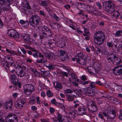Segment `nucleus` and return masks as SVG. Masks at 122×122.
<instances>
[{
    "instance_id": "nucleus-1",
    "label": "nucleus",
    "mask_w": 122,
    "mask_h": 122,
    "mask_svg": "<svg viewBox=\"0 0 122 122\" xmlns=\"http://www.w3.org/2000/svg\"><path fill=\"white\" fill-rule=\"evenodd\" d=\"M103 115L107 119H113L116 117L115 107L112 106H108L102 113Z\"/></svg>"
},
{
    "instance_id": "nucleus-2",
    "label": "nucleus",
    "mask_w": 122,
    "mask_h": 122,
    "mask_svg": "<svg viewBox=\"0 0 122 122\" xmlns=\"http://www.w3.org/2000/svg\"><path fill=\"white\" fill-rule=\"evenodd\" d=\"M94 36V41L95 43L98 44L102 43L105 37V36L103 33L100 31L95 32Z\"/></svg>"
},
{
    "instance_id": "nucleus-3",
    "label": "nucleus",
    "mask_w": 122,
    "mask_h": 122,
    "mask_svg": "<svg viewBox=\"0 0 122 122\" xmlns=\"http://www.w3.org/2000/svg\"><path fill=\"white\" fill-rule=\"evenodd\" d=\"M103 5L105 8V10L109 13H112L115 11V6L111 1L104 2Z\"/></svg>"
},
{
    "instance_id": "nucleus-4",
    "label": "nucleus",
    "mask_w": 122,
    "mask_h": 122,
    "mask_svg": "<svg viewBox=\"0 0 122 122\" xmlns=\"http://www.w3.org/2000/svg\"><path fill=\"white\" fill-rule=\"evenodd\" d=\"M41 20L40 17L36 15H32L29 19L30 25L33 27H36L39 24Z\"/></svg>"
},
{
    "instance_id": "nucleus-5",
    "label": "nucleus",
    "mask_w": 122,
    "mask_h": 122,
    "mask_svg": "<svg viewBox=\"0 0 122 122\" xmlns=\"http://www.w3.org/2000/svg\"><path fill=\"white\" fill-rule=\"evenodd\" d=\"M50 30V29L46 26H43L41 28V32L40 31L38 32V35L39 36L40 38L42 40L47 38V34L45 32H47Z\"/></svg>"
},
{
    "instance_id": "nucleus-6",
    "label": "nucleus",
    "mask_w": 122,
    "mask_h": 122,
    "mask_svg": "<svg viewBox=\"0 0 122 122\" xmlns=\"http://www.w3.org/2000/svg\"><path fill=\"white\" fill-rule=\"evenodd\" d=\"M78 6L81 10L83 11H90L91 13L95 11V7H94L93 8H91L88 5L85 4L83 3H80L78 4Z\"/></svg>"
},
{
    "instance_id": "nucleus-7",
    "label": "nucleus",
    "mask_w": 122,
    "mask_h": 122,
    "mask_svg": "<svg viewBox=\"0 0 122 122\" xmlns=\"http://www.w3.org/2000/svg\"><path fill=\"white\" fill-rule=\"evenodd\" d=\"M6 122H18L16 115L11 113L5 117Z\"/></svg>"
},
{
    "instance_id": "nucleus-8",
    "label": "nucleus",
    "mask_w": 122,
    "mask_h": 122,
    "mask_svg": "<svg viewBox=\"0 0 122 122\" xmlns=\"http://www.w3.org/2000/svg\"><path fill=\"white\" fill-rule=\"evenodd\" d=\"M84 57L82 53L81 52L78 54L76 56L77 62L81 65H85L86 62V61L83 58Z\"/></svg>"
},
{
    "instance_id": "nucleus-9",
    "label": "nucleus",
    "mask_w": 122,
    "mask_h": 122,
    "mask_svg": "<svg viewBox=\"0 0 122 122\" xmlns=\"http://www.w3.org/2000/svg\"><path fill=\"white\" fill-rule=\"evenodd\" d=\"M25 93L27 95L30 94L35 90L34 86L31 84L26 85V87L24 89Z\"/></svg>"
},
{
    "instance_id": "nucleus-10",
    "label": "nucleus",
    "mask_w": 122,
    "mask_h": 122,
    "mask_svg": "<svg viewBox=\"0 0 122 122\" xmlns=\"http://www.w3.org/2000/svg\"><path fill=\"white\" fill-rule=\"evenodd\" d=\"M75 112H71L66 114V116L64 117L63 119L65 120L66 121V120L68 122H71V120L74 119L75 117Z\"/></svg>"
},
{
    "instance_id": "nucleus-11",
    "label": "nucleus",
    "mask_w": 122,
    "mask_h": 122,
    "mask_svg": "<svg viewBox=\"0 0 122 122\" xmlns=\"http://www.w3.org/2000/svg\"><path fill=\"white\" fill-rule=\"evenodd\" d=\"M7 34L10 37H12L14 38H18L19 36L18 33L15 30L10 29L7 31Z\"/></svg>"
},
{
    "instance_id": "nucleus-12",
    "label": "nucleus",
    "mask_w": 122,
    "mask_h": 122,
    "mask_svg": "<svg viewBox=\"0 0 122 122\" xmlns=\"http://www.w3.org/2000/svg\"><path fill=\"white\" fill-rule=\"evenodd\" d=\"M21 37L24 39L25 43L28 44H31L32 39L30 37L29 35L24 34L22 35Z\"/></svg>"
},
{
    "instance_id": "nucleus-13",
    "label": "nucleus",
    "mask_w": 122,
    "mask_h": 122,
    "mask_svg": "<svg viewBox=\"0 0 122 122\" xmlns=\"http://www.w3.org/2000/svg\"><path fill=\"white\" fill-rule=\"evenodd\" d=\"M113 73L115 75H120L122 74V65L115 67L113 69Z\"/></svg>"
},
{
    "instance_id": "nucleus-14",
    "label": "nucleus",
    "mask_w": 122,
    "mask_h": 122,
    "mask_svg": "<svg viewBox=\"0 0 122 122\" xmlns=\"http://www.w3.org/2000/svg\"><path fill=\"white\" fill-rule=\"evenodd\" d=\"M86 112V109L84 105L81 104L80 105L77 111V113L80 115H82L84 114Z\"/></svg>"
},
{
    "instance_id": "nucleus-15",
    "label": "nucleus",
    "mask_w": 122,
    "mask_h": 122,
    "mask_svg": "<svg viewBox=\"0 0 122 122\" xmlns=\"http://www.w3.org/2000/svg\"><path fill=\"white\" fill-rule=\"evenodd\" d=\"M87 69L89 73L92 75H95L97 74L98 71L99 70V69H97L93 67H88Z\"/></svg>"
},
{
    "instance_id": "nucleus-16",
    "label": "nucleus",
    "mask_w": 122,
    "mask_h": 122,
    "mask_svg": "<svg viewBox=\"0 0 122 122\" xmlns=\"http://www.w3.org/2000/svg\"><path fill=\"white\" fill-rule=\"evenodd\" d=\"M8 63L10 64V67H15V68H17L18 67H20V66L18 64V63H19L18 61H17L15 63L14 62V61L12 60H9L8 61L6 60Z\"/></svg>"
},
{
    "instance_id": "nucleus-17",
    "label": "nucleus",
    "mask_w": 122,
    "mask_h": 122,
    "mask_svg": "<svg viewBox=\"0 0 122 122\" xmlns=\"http://www.w3.org/2000/svg\"><path fill=\"white\" fill-rule=\"evenodd\" d=\"M15 73L20 77L24 76L25 74L23 69L21 68L17 69Z\"/></svg>"
},
{
    "instance_id": "nucleus-18",
    "label": "nucleus",
    "mask_w": 122,
    "mask_h": 122,
    "mask_svg": "<svg viewBox=\"0 0 122 122\" xmlns=\"http://www.w3.org/2000/svg\"><path fill=\"white\" fill-rule=\"evenodd\" d=\"M11 81L15 87L17 86V84L18 82V79L16 76L14 74H12L11 75Z\"/></svg>"
},
{
    "instance_id": "nucleus-19",
    "label": "nucleus",
    "mask_w": 122,
    "mask_h": 122,
    "mask_svg": "<svg viewBox=\"0 0 122 122\" xmlns=\"http://www.w3.org/2000/svg\"><path fill=\"white\" fill-rule=\"evenodd\" d=\"M78 91L77 90H73V91L70 89H67L65 91V92L68 93H72L73 91H75V93L76 95L78 96H79L82 94V92H81V90L79 89Z\"/></svg>"
},
{
    "instance_id": "nucleus-20",
    "label": "nucleus",
    "mask_w": 122,
    "mask_h": 122,
    "mask_svg": "<svg viewBox=\"0 0 122 122\" xmlns=\"http://www.w3.org/2000/svg\"><path fill=\"white\" fill-rule=\"evenodd\" d=\"M22 9L23 10L24 12L27 14H31L32 12L31 10V7L30 6H27L26 7H22Z\"/></svg>"
},
{
    "instance_id": "nucleus-21",
    "label": "nucleus",
    "mask_w": 122,
    "mask_h": 122,
    "mask_svg": "<svg viewBox=\"0 0 122 122\" xmlns=\"http://www.w3.org/2000/svg\"><path fill=\"white\" fill-rule=\"evenodd\" d=\"M4 4V5L3 4H0V9L1 10H2L4 11L8 10L10 5H6V4H7L6 3V2Z\"/></svg>"
},
{
    "instance_id": "nucleus-22",
    "label": "nucleus",
    "mask_w": 122,
    "mask_h": 122,
    "mask_svg": "<svg viewBox=\"0 0 122 122\" xmlns=\"http://www.w3.org/2000/svg\"><path fill=\"white\" fill-rule=\"evenodd\" d=\"M1 64L2 66H3L4 67L5 69L7 71L8 69H9L10 67L9 65L10 64L6 61H3L0 63Z\"/></svg>"
},
{
    "instance_id": "nucleus-23",
    "label": "nucleus",
    "mask_w": 122,
    "mask_h": 122,
    "mask_svg": "<svg viewBox=\"0 0 122 122\" xmlns=\"http://www.w3.org/2000/svg\"><path fill=\"white\" fill-rule=\"evenodd\" d=\"M4 105L5 107V108L7 109H11L12 105V103L11 100L7 101L4 103Z\"/></svg>"
},
{
    "instance_id": "nucleus-24",
    "label": "nucleus",
    "mask_w": 122,
    "mask_h": 122,
    "mask_svg": "<svg viewBox=\"0 0 122 122\" xmlns=\"http://www.w3.org/2000/svg\"><path fill=\"white\" fill-rule=\"evenodd\" d=\"M69 57L67 56L65 51L61 50V61H65L66 59H68Z\"/></svg>"
},
{
    "instance_id": "nucleus-25",
    "label": "nucleus",
    "mask_w": 122,
    "mask_h": 122,
    "mask_svg": "<svg viewBox=\"0 0 122 122\" xmlns=\"http://www.w3.org/2000/svg\"><path fill=\"white\" fill-rule=\"evenodd\" d=\"M20 23L23 27H26L28 26L29 25V22L27 21H24L23 20H20Z\"/></svg>"
},
{
    "instance_id": "nucleus-26",
    "label": "nucleus",
    "mask_w": 122,
    "mask_h": 122,
    "mask_svg": "<svg viewBox=\"0 0 122 122\" xmlns=\"http://www.w3.org/2000/svg\"><path fill=\"white\" fill-rule=\"evenodd\" d=\"M113 63L114 64L117 65L119 64L121 62V59L115 56H114Z\"/></svg>"
},
{
    "instance_id": "nucleus-27",
    "label": "nucleus",
    "mask_w": 122,
    "mask_h": 122,
    "mask_svg": "<svg viewBox=\"0 0 122 122\" xmlns=\"http://www.w3.org/2000/svg\"><path fill=\"white\" fill-rule=\"evenodd\" d=\"M53 84L56 89H61V84L60 82L58 81L55 82Z\"/></svg>"
},
{
    "instance_id": "nucleus-28",
    "label": "nucleus",
    "mask_w": 122,
    "mask_h": 122,
    "mask_svg": "<svg viewBox=\"0 0 122 122\" xmlns=\"http://www.w3.org/2000/svg\"><path fill=\"white\" fill-rule=\"evenodd\" d=\"M6 51L7 52L10 54L11 55H18L17 53V52L15 51L12 50H9L7 49H6Z\"/></svg>"
},
{
    "instance_id": "nucleus-29",
    "label": "nucleus",
    "mask_w": 122,
    "mask_h": 122,
    "mask_svg": "<svg viewBox=\"0 0 122 122\" xmlns=\"http://www.w3.org/2000/svg\"><path fill=\"white\" fill-rule=\"evenodd\" d=\"M61 43L62 44L61 46H64L66 45V43L67 42V39L66 37H63L61 40Z\"/></svg>"
},
{
    "instance_id": "nucleus-30",
    "label": "nucleus",
    "mask_w": 122,
    "mask_h": 122,
    "mask_svg": "<svg viewBox=\"0 0 122 122\" xmlns=\"http://www.w3.org/2000/svg\"><path fill=\"white\" fill-rule=\"evenodd\" d=\"M45 66L48 68L50 70H54L55 69L54 66L51 64H50L48 66L46 65Z\"/></svg>"
},
{
    "instance_id": "nucleus-31",
    "label": "nucleus",
    "mask_w": 122,
    "mask_h": 122,
    "mask_svg": "<svg viewBox=\"0 0 122 122\" xmlns=\"http://www.w3.org/2000/svg\"><path fill=\"white\" fill-rule=\"evenodd\" d=\"M52 24L53 26V28H57V29H59L60 28V26L58 23H53Z\"/></svg>"
},
{
    "instance_id": "nucleus-32",
    "label": "nucleus",
    "mask_w": 122,
    "mask_h": 122,
    "mask_svg": "<svg viewBox=\"0 0 122 122\" xmlns=\"http://www.w3.org/2000/svg\"><path fill=\"white\" fill-rule=\"evenodd\" d=\"M40 5L44 6H47L48 5V4L46 0H42L40 3Z\"/></svg>"
},
{
    "instance_id": "nucleus-33",
    "label": "nucleus",
    "mask_w": 122,
    "mask_h": 122,
    "mask_svg": "<svg viewBox=\"0 0 122 122\" xmlns=\"http://www.w3.org/2000/svg\"><path fill=\"white\" fill-rule=\"evenodd\" d=\"M100 65L98 62H94V63L92 67L96 68L97 69H100Z\"/></svg>"
},
{
    "instance_id": "nucleus-34",
    "label": "nucleus",
    "mask_w": 122,
    "mask_h": 122,
    "mask_svg": "<svg viewBox=\"0 0 122 122\" xmlns=\"http://www.w3.org/2000/svg\"><path fill=\"white\" fill-rule=\"evenodd\" d=\"M51 52L50 51L48 52H43V54L44 56L48 59H49V58L50 56L51 55Z\"/></svg>"
},
{
    "instance_id": "nucleus-35",
    "label": "nucleus",
    "mask_w": 122,
    "mask_h": 122,
    "mask_svg": "<svg viewBox=\"0 0 122 122\" xmlns=\"http://www.w3.org/2000/svg\"><path fill=\"white\" fill-rule=\"evenodd\" d=\"M93 92V90L92 89H91L89 87L88 88V91L87 92V94H88V95L89 96H92V95L91 94H92Z\"/></svg>"
},
{
    "instance_id": "nucleus-36",
    "label": "nucleus",
    "mask_w": 122,
    "mask_h": 122,
    "mask_svg": "<svg viewBox=\"0 0 122 122\" xmlns=\"http://www.w3.org/2000/svg\"><path fill=\"white\" fill-rule=\"evenodd\" d=\"M122 31L121 30H118L116 32L115 34V36L117 37H120L121 36V34L122 33Z\"/></svg>"
},
{
    "instance_id": "nucleus-37",
    "label": "nucleus",
    "mask_w": 122,
    "mask_h": 122,
    "mask_svg": "<svg viewBox=\"0 0 122 122\" xmlns=\"http://www.w3.org/2000/svg\"><path fill=\"white\" fill-rule=\"evenodd\" d=\"M46 95L49 97H51L52 96L53 94L50 90H48L47 92Z\"/></svg>"
},
{
    "instance_id": "nucleus-38",
    "label": "nucleus",
    "mask_w": 122,
    "mask_h": 122,
    "mask_svg": "<svg viewBox=\"0 0 122 122\" xmlns=\"http://www.w3.org/2000/svg\"><path fill=\"white\" fill-rule=\"evenodd\" d=\"M23 104H21L20 103L18 102L15 106L17 108L18 107L19 108L21 109L23 107Z\"/></svg>"
},
{
    "instance_id": "nucleus-39",
    "label": "nucleus",
    "mask_w": 122,
    "mask_h": 122,
    "mask_svg": "<svg viewBox=\"0 0 122 122\" xmlns=\"http://www.w3.org/2000/svg\"><path fill=\"white\" fill-rule=\"evenodd\" d=\"M57 119L56 120V122H61V115L59 113L57 114Z\"/></svg>"
},
{
    "instance_id": "nucleus-40",
    "label": "nucleus",
    "mask_w": 122,
    "mask_h": 122,
    "mask_svg": "<svg viewBox=\"0 0 122 122\" xmlns=\"http://www.w3.org/2000/svg\"><path fill=\"white\" fill-rule=\"evenodd\" d=\"M74 80L75 81L73 82L72 83L75 86H77L78 85V82L79 81V80L76 78H75Z\"/></svg>"
},
{
    "instance_id": "nucleus-41",
    "label": "nucleus",
    "mask_w": 122,
    "mask_h": 122,
    "mask_svg": "<svg viewBox=\"0 0 122 122\" xmlns=\"http://www.w3.org/2000/svg\"><path fill=\"white\" fill-rule=\"evenodd\" d=\"M121 12L120 10L119 9V7L117 6L116 7V13H117V16H118L119 15V13Z\"/></svg>"
},
{
    "instance_id": "nucleus-42",
    "label": "nucleus",
    "mask_w": 122,
    "mask_h": 122,
    "mask_svg": "<svg viewBox=\"0 0 122 122\" xmlns=\"http://www.w3.org/2000/svg\"><path fill=\"white\" fill-rule=\"evenodd\" d=\"M61 41L60 39H58L56 42V44L57 46L59 47L60 48L61 47Z\"/></svg>"
},
{
    "instance_id": "nucleus-43",
    "label": "nucleus",
    "mask_w": 122,
    "mask_h": 122,
    "mask_svg": "<svg viewBox=\"0 0 122 122\" xmlns=\"http://www.w3.org/2000/svg\"><path fill=\"white\" fill-rule=\"evenodd\" d=\"M18 102L20 103L21 104H22L24 105L25 103L26 102L25 100V99H20L18 100Z\"/></svg>"
},
{
    "instance_id": "nucleus-44",
    "label": "nucleus",
    "mask_w": 122,
    "mask_h": 122,
    "mask_svg": "<svg viewBox=\"0 0 122 122\" xmlns=\"http://www.w3.org/2000/svg\"><path fill=\"white\" fill-rule=\"evenodd\" d=\"M14 0H6V3L7 5H10V4L12 3V2Z\"/></svg>"
},
{
    "instance_id": "nucleus-45",
    "label": "nucleus",
    "mask_w": 122,
    "mask_h": 122,
    "mask_svg": "<svg viewBox=\"0 0 122 122\" xmlns=\"http://www.w3.org/2000/svg\"><path fill=\"white\" fill-rule=\"evenodd\" d=\"M42 73L45 76H48L50 75V73L49 72L47 71H42Z\"/></svg>"
},
{
    "instance_id": "nucleus-46",
    "label": "nucleus",
    "mask_w": 122,
    "mask_h": 122,
    "mask_svg": "<svg viewBox=\"0 0 122 122\" xmlns=\"http://www.w3.org/2000/svg\"><path fill=\"white\" fill-rule=\"evenodd\" d=\"M56 44L55 42L54 39H50L49 40L48 42V44Z\"/></svg>"
},
{
    "instance_id": "nucleus-47",
    "label": "nucleus",
    "mask_w": 122,
    "mask_h": 122,
    "mask_svg": "<svg viewBox=\"0 0 122 122\" xmlns=\"http://www.w3.org/2000/svg\"><path fill=\"white\" fill-rule=\"evenodd\" d=\"M29 70L30 71L33 73L36 70L35 69V67L33 66L29 67ZM28 70H29V69H28Z\"/></svg>"
},
{
    "instance_id": "nucleus-48",
    "label": "nucleus",
    "mask_w": 122,
    "mask_h": 122,
    "mask_svg": "<svg viewBox=\"0 0 122 122\" xmlns=\"http://www.w3.org/2000/svg\"><path fill=\"white\" fill-rule=\"evenodd\" d=\"M48 36L50 37H51L53 34V33L50 29L47 32Z\"/></svg>"
},
{
    "instance_id": "nucleus-49",
    "label": "nucleus",
    "mask_w": 122,
    "mask_h": 122,
    "mask_svg": "<svg viewBox=\"0 0 122 122\" xmlns=\"http://www.w3.org/2000/svg\"><path fill=\"white\" fill-rule=\"evenodd\" d=\"M84 31L85 34L86 35H87L88 36H90V34L89 33V30L86 28H84Z\"/></svg>"
},
{
    "instance_id": "nucleus-50",
    "label": "nucleus",
    "mask_w": 122,
    "mask_h": 122,
    "mask_svg": "<svg viewBox=\"0 0 122 122\" xmlns=\"http://www.w3.org/2000/svg\"><path fill=\"white\" fill-rule=\"evenodd\" d=\"M88 88H89V87H86L83 89V91L84 92V94H87V92L88 91Z\"/></svg>"
},
{
    "instance_id": "nucleus-51",
    "label": "nucleus",
    "mask_w": 122,
    "mask_h": 122,
    "mask_svg": "<svg viewBox=\"0 0 122 122\" xmlns=\"http://www.w3.org/2000/svg\"><path fill=\"white\" fill-rule=\"evenodd\" d=\"M49 59L52 60H54L55 59V56L53 54H52L51 53V55L50 56Z\"/></svg>"
},
{
    "instance_id": "nucleus-52",
    "label": "nucleus",
    "mask_w": 122,
    "mask_h": 122,
    "mask_svg": "<svg viewBox=\"0 0 122 122\" xmlns=\"http://www.w3.org/2000/svg\"><path fill=\"white\" fill-rule=\"evenodd\" d=\"M52 16L53 17H54V18H55L56 20L57 21H58L59 20V18L55 14H53L52 15Z\"/></svg>"
},
{
    "instance_id": "nucleus-53",
    "label": "nucleus",
    "mask_w": 122,
    "mask_h": 122,
    "mask_svg": "<svg viewBox=\"0 0 122 122\" xmlns=\"http://www.w3.org/2000/svg\"><path fill=\"white\" fill-rule=\"evenodd\" d=\"M37 52H35L34 53H33L32 54L33 56L37 58L38 57V56L37 53H38V51H37Z\"/></svg>"
},
{
    "instance_id": "nucleus-54",
    "label": "nucleus",
    "mask_w": 122,
    "mask_h": 122,
    "mask_svg": "<svg viewBox=\"0 0 122 122\" xmlns=\"http://www.w3.org/2000/svg\"><path fill=\"white\" fill-rule=\"evenodd\" d=\"M21 50L24 54L26 55V51L24 48L23 47L21 48Z\"/></svg>"
},
{
    "instance_id": "nucleus-55",
    "label": "nucleus",
    "mask_w": 122,
    "mask_h": 122,
    "mask_svg": "<svg viewBox=\"0 0 122 122\" xmlns=\"http://www.w3.org/2000/svg\"><path fill=\"white\" fill-rule=\"evenodd\" d=\"M39 13L41 15H42L43 16H44L46 15V14L44 13V12L41 10H40L39 11Z\"/></svg>"
},
{
    "instance_id": "nucleus-56",
    "label": "nucleus",
    "mask_w": 122,
    "mask_h": 122,
    "mask_svg": "<svg viewBox=\"0 0 122 122\" xmlns=\"http://www.w3.org/2000/svg\"><path fill=\"white\" fill-rule=\"evenodd\" d=\"M24 2L25 4V6H23L22 7H27V6H30L29 5V2H27V0H25Z\"/></svg>"
},
{
    "instance_id": "nucleus-57",
    "label": "nucleus",
    "mask_w": 122,
    "mask_h": 122,
    "mask_svg": "<svg viewBox=\"0 0 122 122\" xmlns=\"http://www.w3.org/2000/svg\"><path fill=\"white\" fill-rule=\"evenodd\" d=\"M117 47V46L116 45L115 43H113L111 47L112 49L114 50Z\"/></svg>"
},
{
    "instance_id": "nucleus-58",
    "label": "nucleus",
    "mask_w": 122,
    "mask_h": 122,
    "mask_svg": "<svg viewBox=\"0 0 122 122\" xmlns=\"http://www.w3.org/2000/svg\"><path fill=\"white\" fill-rule=\"evenodd\" d=\"M74 99L73 97L71 96H69L68 97V100L70 101L73 100Z\"/></svg>"
},
{
    "instance_id": "nucleus-59",
    "label": "nucleus",
    "mask_w": 122,
    "mask_h": 122,
    "mask_svg": "<svg viewBox=\"0 0 122 122\" xmlns=\"http://www.w3.org/2000/svg\"><path fill=\"white\" fill-rule=\"evenodd\" d=\"M35 100L33 99H31L30 101L29 102V103L30 104H32L34 103Z\"/></svg>"
},
{
    "instance_id": "nucleus-60",
    "label": "nucleus",
    "mask_w": 122,
    "mask_h": 122,
    "mask_svg": "<svg viewBox=\"0 0 122 122\" xmlns=\"http://www.w3.org/2000/svg\"><path fill=\"white\" fill-rule=\"evenodd\" d=\"M29 49L31 51L34 52H37V51L36 50V49L35 48H34L30 47Z\"/></svg>"
},
{
    "instance_id": "nucleus-61",
    "label": "nucleus",
    "mask_w": 122,
    "mask_h": 122,
    "mask_svg": "<svg viewBox=\"0 0 122 122\" xmlns=\"http://www.w3.org/2000/svg\"><path fill=\"white\" fill-rule=\"evenodd\" d=\"M108 60L109 62H111L112 61H114V58H112V57H110L108 58Z\"/></svg>"
},
{
    "instance_id": "nucleus-62",
    "label": "nucleus",
    "mask_w": 122,
    "mask_h": 122,
    "mask_svg": "<svg viewBox=\"0 0 122 122\" xmlns=\"http://www.w3.org/2000/svg\"><path fill=\"white\" fill-rule=\"evenodd\" d=\"M98 116L99 117H100L102 119H103L104 116L103 115V116L102 114L100 112H99L98 115Z\"/></svg>"
},
{
    "instance_id": "nucleus-63",
    "label": "nucleus",
    "mask_w": 122,
    "mask_h": 122,
    "mask_svg": "<svg viewBox=\"0 0 122 122\" xmlns=\"http://www.w3.org/2000/svg\"><path fill=\"white\" fill-rule=\"evenodd\" d=\"M89 83V81H81V84L83 85L88 84Z\"/></svg>"
},
{
    "instance_id": "nucleus-64",
    "label": "nucleus",
    "mask_w": 122,
    "mask_h": 122,
    "mask_svg": "<svg viewBox=\"0 0 122 122\" xmlns=\"http://www.w3.org/2000/svg\"><path fill=\"white\" fill-rule=\"evenodd\" d=\"M119 118L121 120H122V110H120V114L119 116Z\"/></svg>"
}]
</instances>
